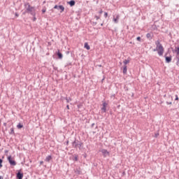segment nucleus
Returning <instances> with one entry per match:
<instances>
[{
  "label": "nucleus",
  "mask_w": 179,
  "mask_h": 179,
  "mask_svg": "<svg viewBox=\"0 0 179 179\" xmlns=\"http://www.w3.org/2000/svg\"><path fill=\"white\" fill-rule=\"evenodd\" d=\"M26 12L30 13L31 16H36V9L34 8V7H32L31 8H26Z\"/></svg>",
  "instance_id": "f03ea898"
},
{
  "label": "nucleus",
  "mask_w": 179,
  "mask_h": 179,
  "mask_svg": "<svg viewBox=\"0 0 179 179\" xmlns=\"http://www.w3.org/2000/svg\"><path fill=\"white\" fill-rule=\"evenodd\" d=\"M166 104H173V102H171V101L169 102V101H167Z\"/></svg>",
  "instance_id": "f704fd0d"
},
{
  "label": "nucleus",
  "mask_w": 179,
  "mask_h": 179,
  "mask_svg": "<svg viewBox=\"0 0 179 179\" xmlns=\"http://www.w3.org/2000/svg\"><path fill=\"white\" fill-rule=\"evenodd\" d=\"M51 159H52V157L51 155H48V157H46L45 160V162H50Z\"/></svg>",
  "instance_id": "f3484780"
},
{
  "label": "nucleus",
  "mask_w": 179,
  "mask_h": 179,
  "mask_svg": "<svg viewBox=\"0 0 179 179\" xmlns=\"http://www.w3.org/2000/svg\"><path fill=\"white\" fill-rule=\"evenodd\" d=\"M46 11H47V8H45V7H44V8L42 9V13H45Z\"/></svg>",
  "instance_id": "a878e982"
},
{
  "label": "nucleus",
  "mask_w": 179,
  "mask_h": 179,
  "mask_svg": "<svg viewBox=\"0 0 179 179\" xmlns=\"http://www.w3.org/2000/svg\"><path fill=\"white\" fill-rule=\"evenodd\" d=\"M10 135H15V130L13 129V128L10 129Z\"/></svg>",
  "instance_id": "b1692460"
},
{
  "label": "nucleus",
  "mask_w": 179,
  "mask_h": 179,
  "mask_svg": "<svg viewBox=\"0 0 179 179\" xmlns=\"http://www.w3.org/2000/svg\"><path fill=\"white\" fill-rule=\"evenodd\" d=\"M176 52L178 55H179V47H178L177 49L176 50Z\"/></svg>",
  "instance_id": "bb28decb"
},
{
  "label": "nucleus",
  "mask_w": 179,
  "mask_h": 179,
  "mask_svg": "<svg viewBox=\"0 0 179 179\" xmlns=\"http://www.w3.org/2000/svg\"><path fill=\"white\" fill-rule=\"evenodd\" d=\"M2 163H3V160L0 159V169H2Z\"/></svg>",
  "instance_id": "393cba45"
},
{
  "label": "nucleus",
  "mask_w": 179,
  "mask_h": 179,
  "mask_svg": "<svg viewBox=\"0 0 179 179\" xmlns=\"http://www.w3.org/2000/svg\"><path fill=\"white\" fill-rule=\"evenodd\" d=\"M78 143H79V141L75 138L74 141L72 143L73 148H74L75 149H78Z\"/></svg>",
  "instance_id": "0eeeda50"
},
{
  "label": "nucleus",
  "mask_w": 179,
  "mask_h": 179,
  "mask_svg": "<svg viewBox=\"0 0 179 179\" xmlns=\"http://www.w3.org/2000/svg\"><path fill=\"white\" fill-rule=\"evenodd\" d=\"M146 37H147V38H149L150 40H152V34L148 33L146 34Z\"/></svg>",
  "instance_id": "aec40b11"
},
{
  "label": "nucleus",
  "mask_w": 179,
  "mask_h": 179,
  "mask_svg": "<svg viewBox=\"0 0 179 179\" xmlns=\"http://www.w3.org/2000/svg\"><path fill=\"white\" fill-rule=\"evenodd\" d=\"M155 45H156V48L153 49V51L154 52L157 51L158 55H159V57H162L163 54H164V48L163 47V45L160 43L159 40H157L155 41Z\"/></svg>",
  "instance_id": "f257e3e1"
},
{
  "label": "nucleus",
  "mask_w": 179,
  "mask_h": 179,
  "mask_svg": "<svg viewBox=\"0 0 179 179\" xmlns=\"http://www.w3.org/2000/svg\"><path fill=\"white\" fill-rule=\"evenodd\" d=\"M99 15H101V13H103V10H101L99 12Z\"/></svg>",
  "instance_id": "58836bf2"
},
{
  "label": "nucleus",
  "mask_w": 179,
  "mask_h": 179,
  "mask_svg": "<svg viewBox=\"0 0 179 179\" xmlns=\"http://www.w3.org/2000/svg\"><path fill=\"white\" fill-rule=\"evenodd\" d=\"M168 99H169V100H171V101L173 100V97L171 96V95H168Z\"/></svg>",
  "instance_id": "cd10ccee"
},
{
  "label": "nucleus",
  "mask_w": 179,
  "mask_h": 179,
  "mask_svg": "<svg viewBox=\"0 0 179 179\" xmlns=\"http://www.w3.org/2000/svg\"><path fill=\"white\" fill-rule=\"evenodd\" d=\"M7 159L10 166H16V161L12 159V156H8Z\"/></svg>",
  "instance_id": "39448f33"
},
{
  "label": "nucleus",
  "mask_w": 179,
  "mask_h": 179,
  "mask_svg": "<svg viewBox=\"0 0 179 179\" xmlns=\"http://www.w3.org/2000/svg\"><path fill=\"white\" fill-rule=\"evenodd\" d=\"M69 5H70V6H75V0H71L70 1H69L67 3Z\"/></svg>",
  "instance_id": "4468645a"
},
{
  "label": "nucleus",
  "mask_w": 179,
  "mask_h": 179,
  "mask_svg": "<svg viewBox=\"0 0 179 179\" xmlns=\"http://www.w3.org/2000/svg\"><path fill=\"white\" fill-rule=\"evenodd\" d=\"M101 153H102L103 157H107V156H110V152H108V150H106V149H102V150H101Z\"/></svg>",
  "instance_id": "423d86ee"
},
{
  "label": "nucleus",
  "mask_w": 179,
  "mask_h": 179,
  "mask_svg": "<svg viewBox=\"0 0 179 179\" xmlns=\"http://www.w3.org/2000/svg\"><path fill=\"white\" fill-rule=\"evenodd\" d=\"M54 9H57V10H60V13H62V12L65 10V7H64V6L62 5H60V6L55 5L54 6Z\"/></svg>",
  "instance_id": "20e7f679"
},
{
  "label": "nucleus",
  "mask_w": 179,
  "mask_h": 179,
  "mask_svg": "<svg viewBox=\"0 0 179 179\" xmlns=\"http://www.w3.org/2000/svg\"><path fill=\"white\" fill-rule=\"evenodd\" d=\"M41 164H43V162H41Z\"/></svg>",
  "instance_id": "09e8293b"
},
{
  "label": "nucleus",
  "mask_w": 179,
  "mask_h": 179,
  "mask_svg": "<svg viewBox=\"0 0 179 179\" xmlns=\"http://www.w3.org/2000/svg\"><path fill=\"white\" fill-rule=\"evenodd\" d=\"M17 179H23V173L20 172V171H19L17 173L16 175Z\"/></svg>",
  "instance_id": "6e6552de"
},
{
  "label": "nucleus",
  "mask_w": 179,
  "mask_h": 179,
  "mask_svg": "<svg viewBox=\"0 0 179 179\" xmlns=\"http://www.w3.org/2000/svg\"><path fill=\"white\" fill-rule=\"evenodd\" d=\"M96 24H97V22H93L94 26H96Z\"/></svg>",
  "instance_id": "a19ab883"
},
{
  "label": "nucleus",
  "mask_w": 179,
  "mask_h": 179,
  "mask_svg": "<svg viewBox=\"0 0 179 179\" xmlns=\"http://www.w3.org/2000/svg\"><path fill=\"white\" fill-rule=\"evenodd\" d=\"M164 97H166V94H165V95H164Z\"/></svg>",
  "instance_id": "8fccbe9b"
},
{
  "label": "nucleus",
  "mask_w": 179,
  "mask_h": 179,
  "mask_svg": "<svg viewBox=\"0 0 179 179\" xmlns=\"http://www.w3.org/2000/svg\"><path fill=\"white\" fill-rule=\"evenodd\" d=\"M101 110L103 113H107V103L106 102L103 103V107L101 108Z\"/></svg>",
  "instance_id": "1a4fd4ad"
},
{
  "label": "nucleus",
  "mask_w": 179,
  "mask_h": 179,
  "mask_svg": "<svg viewBox=\"0 0 179 179\" xmlns=\"http://www.w3.org/2000/svg\"><path fill=\"white\" fill-rule=\"evenodd\" d=\"M74 173H76V174L78 176H80V174H82V170H80V168H77L74 169Z\"/></svg>",
  "instance_id": "9d476101"
},
{
  "label": "nucleus",
  "mask_w": 179,
  "mask_h": 179,
  "mask_svg": "<svg viewBox=\"0 0 179 179\" xmlns=\"http://www.w3.org/2000/svg\"><path fill=\"white\" fill-rule=\"evenodd\" d=\"M127 66L124 65L123 66V73H124V75H127Z\"/></svg>",
  "instance_id": "a211bd4d"
},
{
  "label": "nucleus",
  "mask_w": 179,
  "mask_h": 179,
  "mask_svg": "<svg viewBox=\"0 0 179 179\" xmlns=\"http://www.w3.org/2000/svg\"><path fill=\"white\" fill-rule=\"evenodd\" d=\"M66 108H67V110H69V105L66 106Z\"/></svg>",
  "instance_id": "79ce46f5"
},
{
  "label": "nucleus",
  "mask_w": 179,
  "mask_h": 179,
  "mask_svg": "<svg viewBox=\"0 0 179 179\" xmlns=\"http://www.w3.org/2000/svg\"><path fill=\"white\" fill-rule=\"evenodd\" d=\"M95 124L94 123H92V125H91V128H93V127H94Z\"/></svg>",
  "instance_id": "ea45409f"
},
{
  "label": "nucleus",
  "mask_w": 179,
  "mask_h": 179,
  "mask_svg": "<svg viewBox=\"0 0 179 179\" xmlns=\"http://www.w3.org/2000/svg\"><path fill=\"white\" fill-rule=\"evenodd\" d=\"M118 20H120V15H116V17L115 16L113 15V22L115 23H118Z\"/></svg>",
  "instance_id": "9b49d317"
},
{
  "label": "nucleus",
  "mask_w": 179,
  "mask_h": 179,
  "mask_svg": "<svg viewBox=\"0 0 179 179\" xmlns=\"http://www.w3.org/2000/svg\"><path fill=\"white\" fill-rule=\"evenodd\" d=\"M169 55V53L166 52L164 55V58H165V61L166 62V64H170V62H171V59L173 58V57L171 55L170 56H167Z\"/></svg>",
  "instance_id": "7ed1b4c3"
},
{
  "label": "nucleus",
  "mask_w": 179,
  "mask_h": 179,
  "mask_svg": "<svg viewBox=\"0 0 179 179\" xmlns=\"http://www.w3.org/2000/svg\"><path fill=\"white\" fill-rule=\"evenodd\" d=\"M108 16V13L107 12L104 13V17H107Z\"/></svg>",
  "instance_id": "c756f323"
},
{
  "label": "nucleus",
  "mask_w": 179,
  "mask_h": 179,
  "mask_svg": "<svg viewBox=\"0 0 179 179\" xmlns=\"http://www.w3.org/2000/svg\"><path fill=\"white\" fill-rule=\"evenodd\" d=\"M101 26H103V24H101Z\"/></svg>",
  "instance_id": "3c124183"
},
{
  "label": "nucleus",
  "mask_w": 179,
  "mask_h": 179,
  "mask_svg": "<svg viewBox=\"0 0 179 179\" xmlns=\"http://www.w3.org/2000/svg\"><path fill=\"white\" fill-rule=\"evenodd\" d=\"M137 41H141V36H138L136 38Z\"/></svg>",
  "instance_id": "2f4dec72"
},
{
  "label": "nucleus",
  "mask_w": 179,
  "mask_h": 179,
  "mask_svg": "<svg viewBox=\"0 0 179 179\" xmlns=\"http://www.w3.org/2000/svg\"><path fill=\"white\" fill-rule=\"evenodd\" d=\"M84 48H86V50H90V45H89V43H85L84 44Z\"/></svg>",
  "instance_id": "2eb2a0df"
},
{
  "label": "nucleus",
  "mask_w": 179,
  "mask_h": 179,
  "mask_svg": "<svg viewBox=\"0 0 179 179\" xmlns=\"http://www.w3.org/2000/svg\"><path fill=\"white\" fill-rule=\"evenodd\" d=\"M17 128H18V129H22V128H23V125L21 123H19L17 125Z\"/></svg>",
  "instance_id": "4be33fe9"
},
{
  "label": "nucleus",
  "mask_w": 179,
  "mask_h": 179,
  "mask_svg": "<svg viewBox=\"0 0 179 179\" xmlns=\"http://www.w3.org/2000/svg\"><path fill=\"white\" fill-rule=\"evenodd\" d=\"M66 145H69V141H67L66 142Z\"/></svg>",
  "instance_id": "37998d69"
},
{
  "label": "nucleus",
  "mask_w": 179,
  "mask_h": 179,
  "mask_svg": "<svg viewBox=\"0 0 179 179\" xmlns=\"http://www.w3.org/2000/svg\"><path fill=\"white\" fill-rule=\"evenodd\" d=\"M82 146H83V143L78 141V148L79 150H82Z\"/></svg>",
  "instance_id": "dca6fc26"
},
{
  "label": "nucleus",
  "mask_w": 179,
  "mask_h": 179,
  "mask_svg": "<svg viewBox=\"0 0 179 179\" xmlns=\"http://www.w3.org/2000/svg\"><path fill=\"white\" fill-rule=\"evenodd\" d=\"M94 17L96 20H99V19H100V17L97 15H95Z\"/></svg>",
  "instance_id": "7c9ffc66"
},
{
  "label": "nucleus",
  "mask_w": 179,
  "mask_h": 179,
  "mask_svg": "<svg viewBox=\"0 0 179 179\" xmlns=\"http://www.w3.org/2000/svg\"><path fill=\"white\" fill-rule=\"evenodd\" d=\"M98 66L99 67V68H101V64H99V65H98Z\"/></svg>",
  "instance_id": "c03bdc74"
},
{
  "label": "nucleus",
  "mask_w": 179,
  "mask_h": 179,
  "mask_svg": "<svg viewBox=\"0 0 179 179\" xmlns=\"http://www.w3.org/2000/svg\"><path fill=\"white\" fill-rule=\"evenodd\" d=\"M0 179H3V178L0 176Z\"/></svg>",
  "instance_id": "de8ad7c7"
},
{
  "label": "nucleus",
  "mask_w": 179,
  "mask_h": 179,
  "mask_svg": "<svg viewBox=\"0 0 179 179\" xmlns=\"http://www.w3.org/2000/svg\"><path fill=\"white\" fill-rule=\"evenodd\" d=\"M65 100L66 101V103H69L70 101H72V99L71 97H66Z\"/></svg>",
  "instance_id": "412c9836"
},
{
  "label": "nucleus",
  "mask_w": 179,
  "mask_h": 179,
  "mask_svg": "<svg viewBox=\"0 0 179 179\" xmlns=\"http://www.w3.org/2000/svg\"><path fill=\"white\" fill-rule=\"evenodd\" d=\"M83 157H84L85 159H86V157H87V154H84V155H83Z\"/></svg>",
  "instance_id": "c9c22d12"
},
{
  "label": "nucleus",
  "mask_w": 179,
  "mask_h": 179,
  "mask_svg": "<svg viewBox=\"0 0 179 179\" xmlns=\"http://www.w3.org/2000/svg\"><path fill=\"white\" fill-rule=\"evenodd\" d=\"M3 125H5V127H6V123H4Z\"/></svg>",
  "instance_id": "49530a36"
},
{
  "label": "nucleus",
  "mask_w": 179,
  "mask_h": 179,
  "mask_svg": "<svg viewBox=\"0 0 179 179\" xmlns=\"http://www.w3.org/2000/svg\"><path fill=\"white\" fill-rule=\"evenodd\" d=\"M176 101L178 100V95H176V99H175Z\"/></svg>",
  "instance_id": "e433bc0d"
},
{
  "label": "nucleus",
  "mask_w": 179,
  "mask_h": 179,
  "mask_svg": "<svg viewBox=\"0 0 179 179\" xmlns=\"http://www.w3.org/2000/svg\"><path fill=\"white\" fill-rule=\"evenodd\" d=\"M178 58V61L176 62V65L178 66H179V57H177Z\"/></svg>",
  "instance_id": "473e14b6"
},
{
  "label": "nucleus",
  "mask_w": 179,
  "mask_h": 179,
  "mask_svg": "<svg viewBox=\"0 0 179 179\" xmlns=\"http://www.w3.org/2000/svg\"><path fill=\"white\" fill-rule=\"evenodd\" d=\"M130 61H131V60H129V59H124V60L123 61V64H124L125 66H127V64H129Z\"/></svg>",
  "instance_id": "6ab92c4d"
},
{
  "label": "nucleus",
  "mask_w": 179,
  "mask_h": 179,
  "mask_svg": "<svg viewBox=\"0 0 179 179\" xmlns=\"http://www.w3.org/2000/svg\"><path fill=\"white\" fill-rule=\"evenodd\" d=\"M26 13H29L26 12V10H25L24 12L22 13V15H26Z\"/></svg>",
  "instance_id": "4c0bfd02"
},
{
  "label": "nucleus",
  "mask_w": 179,
  "mask_h": 179,
  "mask_svg": "<svg viewBox=\"0 0 179 179\" xmlns=\"http://www.w3.org/2000/svg\"><path fill=\"white\" fill-rule=\"evenodd\" d=\"M74 158L73 159V162H78L79 159L78 158V155H74Z\"/></svg>",
  "instance_id": "5701e85b"
},
{
  "label": "nucleus",
  "mask_w": 179,
  "mask_h": 179,
  "mask_svg": "<svg viewBox=\"0 0 179 179\" xmlns=\"http://www.w3.org/2000/svg\"><path fill=\"white\" fill-rule=\"evenodd\" d=\"M24 6L26 9H31V8H33V6H30V3H25Z\"/></svg>",
  "instance_id": "f8f14e48"
},
{
  "label": "nucleus",
  "mask_w": 179,
  "mask_h": 179,
  "mask_svg": "<svg viewBox=\"0 0 179 179\" xmlns=\"http://www.w3.org/2000/svg\"><path fill=\"white\" fill-rule=\"evenodd\" d=\"M159 133H156L155 134V138H157V136H159Z\"/></svg>",
  "instance_id": "72a5a7b5"
},
{
  "label": "nucleus",
  "mask_w": 179,
  "mask_h": 179,
  "mask_svg": "<svg viewBox=\"0 0 179 179\" xmlns=\"http://www.w3.org/2000/svg\"><path fill=\"white\" fill-rule=\"evenodd\" d=\"M37 20V18L35 16H33V22H36Z\"/></svg>",
  "instance_id": "c85d7f7f"
},
{
  "label": "nucleus",
  "mask_w": 179,
  "mask_h": 179,
  "mask_svg": "<svg viewBox=\"0 0 179 179\" xmlns=\"http://www.w3.org/2000/svg\"><path fill=\"white\" fill-rule=\"evenodd\" d=\"M57 57L59 59H62L64 57V55H62V53H61V52H59V50L57 51Z\"/></svg>",
  "instance_id": "ddd939ff"
},
{
  "label": "nucleus",
  "mask_w": 179,
  "mask_h": 179,
  "mask_svg": "<svg viewBox=\"0 0 179 179\" xmlns=\"http://www.w3.org/2000/svg\"><path fill=\"white\" fill-rule=\"evenodd\" d=\"M15 16H19V15H17V13H15Z\"/></svg>",
  "instance_id": "a18cd8bd"
}]
</instances>
